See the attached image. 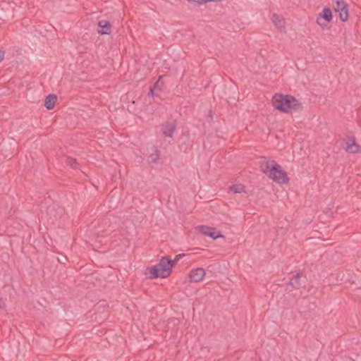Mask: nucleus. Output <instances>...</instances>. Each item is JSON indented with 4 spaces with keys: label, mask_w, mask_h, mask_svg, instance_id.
I'll use <instances>...</instances> for the list:
<instances>
[{
    "label": "nucleus",
    "mask_w": 361,
    "mask_h": 361,
    "mask_svg": "<svg viewBox=\"0 0 361 361\" xmlns=\"http://www.w3.org/2000/svg\"><path fill=\"white\" fill-rule=\"evenodd\" d=\"M259 168L263 173L276 183L286 184L289 182L287 173L275 160L262 157L259 161Z\"/></svg>",
    "instance_id": "f257e3e1"
},
{
    "label": "nucleus",
    "mask_w": 361,
    "mask_h": 361,
    "mask_svg": "<svg viewBox=\"0 0 361 361\" xmlns=\"http://www.w3.org/2000/svg\"><path fill=\"white\" fill-rule=\"evenodd\" d=\"M271 102L273 106L283 113L301 111L303 109L302 103L290 94H276L273 96Z\"/></svg>",
    "instance_id": "f03ea898"
},
{
    "label": "nucleus",
    "mask_w": 361,
    "mask_h": 361,
    "mask_svg": "<svg viewBox=\"0 0 361 361\" xmlns=\"http://www.w3.org/2000/svg\"><path fill=\"white\" fill-rule=\"evenodd\" d=\"M335 12L339 13L340 20L342 22L348 20L349 17L348 6L343 0H332Z\"/></svg>",
    "instance_id": "7ed1b4c3"
},
{
    "label": "nucleus",
    "mask_w": 361,
    "mask_h": 361,
    "mask_svg": "<svg viewBox=\"0 0 361 361\" xmlns=\"http://www.w3.org/2000/svg\"><path fill=\"white\" fill-rule=\"evenodd\" d=\"M156 265L159 270H161L163 276H165L166 278L171 274L173 268V263L170 256L166 255L162 257L159 263Z\"/></svg>",
    "instance_id": "20e7f679"
},
{
    "label": "nucleus",
    "mask_w": 361,
    "mask_h": 361,
    "mask_svg": "<svg viewBox=\"0 0 361 361\" xmlns=\"http://www.w3.org/2000/svg\"><path fill=\"white\" fill-rule=\"evenodd\" d=\"M332 18L333 15L330 8L324 7L317 18V23L322 28H324L326 26V23H330L332 20Z\"/></svg>",
    "instance_id": "39448f33"
},
{
    "label": "nucleus",
    "mask_w": 361,
    "mask_h": 361,
    "mask_svg": "<svg viewBox=\"0 0 361 361\" xmlns=\"http://www.w3.org/2000/svg\"><path fill=\"white\" fill-rule=\"evenodd\" d=\"M196 228L199 233L209 236L213 240L225 238V236L220 231H217L216 227H196Z\"/></svg>",
    "instance_id": "423d86ee"
},
{
    "label": "nucleus",
    "mask_w": 361,
    "mask_h": 361,
    "mask_svg": "<svg viewBox=\"0 0 361 361\" xmlns=\"http://www.w3.org/2000/svg\"><path fill=\"white\" fill-rule=\"evenodd\" d=\"M301 273L299 271L294 274L290 281L286 284V291L288 293L292 292L293 289H299L301 287Z\"/></svg>",
    "instance_id": "0eeeda50"
},
{
    "label": "nucleus",
    "mask_w": 361,
    "mask_h": 361,
    "mask_svg": "<svg viewBox=\"0 0 361 361\" xmlns=\"http://www.w3.org/2000/svg\"><path fill=\"white\" fill-rule=\"evenodd\" d=\"M177 126L176 120L172 122H165L161 125V131L165 137H172Z\"/></svg>",
    "instance_id": "6e6552de"
},
{
    "label": "nucleus",
    "mask_w": 361,
    "mask_h": 361,
    "mask_svg": "<svg viewBox=\"0 0 361 361\" xmlns=\"http://www.w3.org/2000/svg\"><path fill=\"white\" fill-rule=\"evenodd\" d=\"M205 275V271L203 268L197 267L192 269L189 273V278L191 282L197 283L202 280Z\"/></svg>",
    "instance_id": "1a4fd4ad"
},
{
    "label": "nucleus",
    "mask_w": 361,
    "mask_h": 361,
    "mask_svg": "<svg viewBox=\"0 0 361 361\" xmlns=\"http://www.w3.org/2000/svg\"><path fill=\"white\" fill-rule=\"evenodd\" d=\"M145 274L150 279L166 278L165 276H163V274H161V270H159L157 265L147 267L146 269Z\"/></svg>",
    "instance_id": "9d476101"
},
{
    "label": "nucleus",
    "mask_w": 361,
    "mask_h": 361,
    "mask_svg": "<svg viewBox=\"0 0 361 361\" xmlns=\"http://www.w3.org/2000/svg\"><path fill=\"white\" fill-rule=\"evenodd\" d=\"M345 149L348 152L355 154L361 152V146L357 145L355 137H353L350 142H346Z\"/></svg>",
    "instance_id": "9b49d317"
},
{
    "label": "nucleus",
    "mask_w": 361,
    "mask_h": 361,
    "mask_svg": "<svg viewBox=\"0 0 361 361\" xmlns=\"http://www.w3.org/2000/svg\"><path fill=\"white\" fill-rule=\"evenodd\" d=\"M99 27L102 29L98 32L100 35H109L111 33V25L107 20H100L98 23Z\"/></svg>",
    "instance_id": "f8f14e48"
},
{
    "label": "nucleus",
    "mask_w": 361,
    "mask_h": 361,
    "mask_svg": "<svg viewBox=\"0 0 361 361\" xmlns=\"http://www.w3.org/2000/svg\"><path fill=\"white\" fill-rule=\"evenodd\" d=\"M57 101V97L54 94H49L45 99L44 101V106L48 110H51L54 109L55 104Z\"/></svg>",
    "instance_id": "ddd939ff"
},
{
    "label": "nucleus",
    "mask_w": 361,
    "mask_h": 361,
    "mask_svg": "<svg viewBox=\"0 0 361 361\" xmlns=\"http://www.w3.org/2000/svg\"><path fill=\"white\" fill-rule=\"evenodd\" d=\"M153 148L154 152L150 154L149 158L151 159L152 162L156 164L160 159V152L157 147H154Z\"/></svg>",
    "instance_id": "4468645a"
},
{
    "label": "nucleus",
    "mask_w": 361,
    "mask_h": 361,
    "mask_svg": "<svg viewBox=\"0 0 361 361\" xmlns=\"http://www.w3.org/2000/svg\"><path fill=\"white\" fill-rule=\"evenodd\" d=\"M66 164L68 165H69L71 167H72L73 169H77L79 166V164L77 161V160L75 158L71 157H68L66 158Z\"/></svg>",
    "instance_id": "2eb2a0df"
},
{
    "label": "nucleus",
    "mask_w": 361,
    "mask_h": 361,
    "mask_svg": "<svg viewBox=\"0 0 361 361\" xmlns=\"http://www.w3.org/2000/svg\"><path fill=\"white\" fill-rule=\"evenodd\" d=\"M231 190L234 193H240V192H242L244 190V185H241V184H235V185H233L231 187Z\"/></svg>",
    "instance_id": "dca6fc26"
},
{
    "label": "nucleus",
    "mask_w": 361,
    "mask_h": 361,
    "mask_svg": "<svg viewBox=\"0 0 361 361\" xmlns=\"http://www.w3.org/2000/svg\"><path fill=\"white\" fill-rule=\"evenodd\" d=\"M272 20L276 26H278V27L283 26V20L280 18V16H278L276 13L273 14Z\"/></svg>",
    "instance_id": "f3484780"
},
{
    "label": "nucleus",
    "mask_w": 361,
    "mask_h": 361,
    "mask_svg": "<svg viewBox=\"0 0 361 361\" xmlns=\"http://www.w3.org/2000/svg\"><path fill=\"white\" fill-rule=\"evenodd\" d=\"M190 3H195L198 5L205 4L208 2H218L221 0H188Z\"/></svg>",
    "instance_id": "a211bd4d"
},
{
    "label": "nucleus",
    "mask_w": 361,
    "mask_h": 361,
    "mask_svg": "<svg viewBox=\"0 0 361 361\" xmlns=\"http://www.w3.org/2000/svg\"><path fill=\"white\" fill-rule=\"evenodd\" d=\"M183 256H185L184 253L178 254L176 255L174 259H171V262L173 263V267L175 266V264L178 262V260L182 258Z\"/></svg>",
    "instance_id": "6ab92c4d"
},
{
    "label": "nucleus",
    "mask_w": 361,
    "mask_h": 361,
    "mask_svg": "<svg viewBox=\"0 0 361 361\" xmlns=\"http://www.w3.org/2000/svg\"><path fill=\"white\" fill-rule=\"evenodd\" d=\"M302 303L304 304V305H307V304L310 305V301L309 298H304L302 300Z\"/></svg>",
    "instance_id": "aec40b11"
},
{
    "label": "nucleus",
    "mask_w": 361,
    "mask_h": 361,
    "mask_svg": "<svg viewBox=\"0 0 361 361\" xmlns=\"http://www.w3.org/2000/svg\"><path fill=\"white\" fill-rule=\"evenodd\" d=\"M54 212V208L53 207H49L47 208V214H51Z\"/></svg>",
    "instance_id": "412c9836"
},
{
    "label": "nucleus",
    "mask_w": 361,
    "mask_h": 361,
    "mask_svg": "<svg viewBox=\"0 0 361 361\" xmlns=\"http://www.w3.org/2000/svg\"><path fill=\"white\" fill-rule=\"evenodd\" d=\"M66 260H67V257L65 256L62 257L61 259L58 258V261L63 264H64Z\"/></svg>",
    "instance_id": "4be33fe9"
},
{
    "label": "nucleus",
    "mask_w": 361,
    "mask_h": 361,
    "mask_svg": "<svg viewBox=\"0 0 361 361\" xmlns=\"http://www.w3.org/2000/svg\"><path fill=\"white\" fill-rule=\"evenodd\" d=\"M4 307V302L3 301V299L1 297H0V309L3 308Z\"/></svg>",
    "instance_id": "5701e85b"
},
{
    "label": "nucleus",
    "mask_w": 361,
    "mask_h": 361,
    "mask_svg": "<svg viewBox=\"0 0 361 361\" xmlns=\"http://www.w3.org/2000/svg\"><path fill=\"white\" fill-rule=\"evenodd\" d=\"M49 220H50L51 221H48V224H54V219H52L51 217H49Z\"/></svg>",
    "instance_id": "b1692460"
},
{
    "label": "nucleus",
    "mask_w": 361,
    "mask_h": 361,
    "mask_svg": "<svg viewBox=\"0 0 361 361\" xmlns=\"http://www.w3.org/2000/svg\"><path fill=\"white\" fill-rule=\"evenodd\" d=\"M315 307V305L313 303L312 307H309L308 310H313Z\"/></svg>",
    "instance_id": "393cba45"
},
{
    "label": "nucleus",
    "mask_w": 361,
    "mask_h": 361,
    "mask_svg": "<svg viewBox=\"0 0 361 361\" xmlns=\"http://www.w3.org/2000/svg\"><path fill=\"white\" fill-rule=\"evenodd\" d=\"M150 93L153 94V90L152 89L150 90Z\"/></svg>",
    "instance_id": "a878e982"
}]
</instances>
